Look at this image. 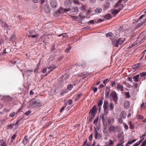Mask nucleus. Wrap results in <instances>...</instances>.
<instances>
[{
  "instance_id": "10",
  "label": "nucleus",
  "mask_w": 146,
  "mask_h": 146,
  "mask_svg": "<svg viewBox=\"0 0 146 146\" xmlns=\"http://www.w3.org/2000/svg\"><path fill=\"white\" fill-rule=\"evenodd\" d=\"M108 114L104 113L103 114H101L100 115V118H101L102 121L103 123L107 121L108 118L107 117L106 115Z\"/></svg>"
},
{
  "instance_id": "50",
  "label": "nucleus",
  "mask_w": 146,
  "mask_h": 146,
  "mask_svg": "<svg viewBox=\"0 0 146 146\" xmlns=\"http://www.w3.org/2000/svg\"><path fill=\"white\" fill-rule=\"evenodd\" d=\"M92 90L93 91L94 93H95L98 90V88L96 87H94L93 88Z\"/></svg>"
},
{
  "instance_id": "60",
  "label": "nucleus",
  "mask_w": 146,
  "mask_h": 146,
  "mask_svg": "<svg viewBox=\"0 0 146 146\" xmlns=\"http://www.w3.org/2000/svg\"><path fill=\"white\" fill-rule=\"evenodd\" d=\"M1 146H7L5 142H2L1 144Z\"/></svg>"
},
{
  "instance_id": "28",
  "label": "nucleus",
  "mask_w": 146,
  "mask_h": 146,
  "mask_svg": "<svg viewBox=\"0 0 146 146\" xmlns=\"http://www.w3.org/2000/svg\"><path fill=\"white\" fill-rule=\"evenodd\" d=\"M102 11V9L100 8H98L96 9L95 10V12L96 13H100Z\"/></svg>"
},
{
  "instance_id": "31",
  "label": "nucleus",
  "mask_w": 146,
  "mask_h": 146,
  "mask_svg": "<svg viewBox=\"0 0 146 146\" xmlns=\"http://www.w3.org/2000/svg\"><path fill=\"white\" fill-rule=\"evenodd\" d=\"M109 109L111 110H112L113 109L114 105L112 103H111L109 106Z\"/></svg>"
},
{
  "instance_id": "33",
  "label": "nucleus",
  "mask_w": 146,
  "mask_h": 146,
  "mask_svg": "<svg viewBox=\"0 0 146 146\" xmlns=\"http://www.w3.org/2000/svg\"><path fill=\"white\" fill-rule=\"evenodd\" d=\"M61 14V13H60V11H59L58 10L54 14V15L55 16H58Z\"/></svg>"
},
{
  "instance_id": "17",
  "label": "nucleus",
  "mask_w": 146,
  "mask_h": 146,
  "mask_svg": "<svg viewBox=\"0 0 146 146\" xmlns=\"http://www.w3.org/2000/svg\"><path fill=\"white\" fill-rule=\"evenodd\" d=\"M106 145L107 146H113L114 145V141H112L111 139H110V140L108 142H107Z\"/></svg>"
},
{
  "instance_id": "26",
  "label": "nucleus",
  "mask_w": 146,
  "mask_h": 146,
  "mask_svg": "<svg viewBox=\"0 0 146 146\" xmlns=\"http://www.w3.org/2000/svg\"><path fill=\"white\" fill-rule=\"evenodd\" d=\"M139 75H137L133 77V78L134 79V81L135 82H137L139 81Z\"/></svg>"
},
{
  "instance_id": "41",
  "label": "nucleus",
  "mask_w": 146,
  "mask_h": 146,
  "mask_svg": "<svg viewBox=\"0 0 146 146\" xmlns=\"http://www.w3.org/2000/svg\"><path fill=\"white\" fill-rule=\"evenodd\" d=\"M73 86L71 84L68 85L67 87V89L69 90H71Z\"/></svg>"
},
{
  "instance_id": "19",
  "label": "nucleus",
  "mask_w": 146,
  "mask_h": 146,
  "mask_svg": "<svg viewBox=\"0 0 146 146\" xmlns=\"http://www.w3.org/2000/svg\"><path fill=\"white\" fill-rule=\"evenodd\" d=\"M117 88L118 90H120L122 91L123 90V86L121 85L120 84L118 83L117 84Z\"/></svg>"
},
{
  "instance_id": "2",
  "label": "nucleus",
  "mask_w": 146,
  "mask_h": 146,
  "mask_svg": "<svg viewBox=\"0 0 146 146\" xmlns=\"http://www.w3.org/2000/svg\"><path fill=\"white\" fill-rule=\"evenodd\" d=\"M125 38H119L118 39H113L112 44L115 47L118 46L119 45H121L124 42Z\"/></svg>"
},
{
  "instance_id": "36",
  "label": "nucleus",
  "mask_w": 146,
  "mask_h": 146,
  "mask_svg": "<svg viewBox=\"0 0 146 146\" xmlns=\"http://www.w3.org/2000/svg\"><path fill=\"white\" fill-rule=\"evenodd\" d=\"M139 76H140L141 77H143L146 75V72H144L142 73H140L139 74Z\"/></svg>"
},
{
  "instance_id": "43",
  "label": "nucleus",
  "mask_w": 146,
  "mask_h": 146,
  "mask_svg": "<svg viewBox=\"0 0 146 146\" xmlns=\"http://www.w3.org/2000/svg\"><path fill=\"white\" fill-rule=\"evenodd\" d=\"M31 111L29 110L26 112L25 113V115H26L27 116H28L30 114H31Z\"/></svg>"
},
{
  "instance_id": "61",
  "label": "nucleus",
  "mask_w": 146,
  "mask_h": 146,
  "mask_svg": "<svg viewBox=\"0 0 146 146\" xmlns=\"http://www.w3.org/2000/svg\"><path fill=\"white\" fill-rule=\"evenodd\" d=\"M95 115H90V117L91 120L94 119V118Z\"/></svg>"
},
{
  "instance_id": "27",
  "label": "nucleus",
  "mask_w": 146,
  "mask_h": 146,
  "mask_svg": "<svg viewBox=\"0 0 146 146\" xmlns=\"http://www.w3.org/2000/svg\"><path fill=\"white\" fill-rule=\"evenodd\" d=\"M105 19H110L111 18V16L110 14H107L104 17Z\"/></svg>"
},
{
  "instance_id": "55",
  "label": "nucleus",
  "mask_w": 146,
  "mask_h": 146,
  "mask_svg": "<svg viewBox=\"0 0 146 146\" xmlns=\"http://www.w3.org/2000/svg\"><path fill=\"white\" fill-rule=\"evenodd\" d=\"M89 139L91 140H92L93 138V135L92 134H91L89 136Z\"/></svg>"
},
{
  "instance_id": "40",
  "label": "nucleus",
  "mask_w": 146,
  "mask_h": 146,
  "mask_svg": "<svg viewBox=\"0 0 146 146\" xmlns=\"http://www.w3.org/2000/svg\"><path fill=\"white\" fill-rule=\"evenodd\" d=\"M98 132L97 131L96 129H95V139H97L98 137Z\"/></svg>"
},
{
  "instance_id": "25",
  "label": "nucleus",
  "mask_w": 146,
  "mask_h": 146,
  "mask_svg": "<svg viewBox=\"0 0 146 146\" xmlns=\"http://www.w3.org/2000/svg\"><path fill=\"white\" fill-rule=\"evenodd\" d=\"M56 67L54 65H51L49 66H47V68L52 71Z\"/></svg>"
},
{
  "instance_id": "46",
  "label": "nucleus",
  "mask_w": 146,
  "mask_h": 146,
  "mask_svg": "<svg viewBox=\"0 0 146 146\" xmlns=\"http://www.w3.org/2000/svg\"><path fill=\"white\" fill-rule=\"evenodd\" d=\"M6 98L9 101H11L13 99V98L12 97H10L9 96H7L6 97Z\"/></svg>"
},
{
  "instance_id": "52",
  "label": "nucleus",
  "mask_w": 146,
  "mask_h": 146,
  "mask_svg": "<svg viewBox=\"0 0 146 146\" xmlns=\"http://www.w3.org/2000/svg\"><path fill=\"white\" fill-rule=\"evenodd\" d=\"M17 136V135L16 133L14 134L11 137V139H12V140H14Z\"/></svg>"
},
{
  "instance_id": "51",
  "label": "nucleus",
  "mask_w": 146,
  "mask_h": 146,
  "mask_svg": "<svg viewBox=\"0 0 146 146\" xmlns=\"http://www.w3.org/2000/svg\"><path fill=\"white\" fill-rule=\"evenodd\" d=\"M110 6V3H107L106 5H104V7H105L106 9H107Z\"/></svg>"
},
{
  "instance_id": "49",
  "label": "nucleus",
  "mask_w": 146,
  "mask_h": 146,
  "mask_svg": "<svg viewBox=\"0 0 146 146\" xmlns=\"http://www.w3.org/2000/svg\"><path fill=\"white\" fill-rule=\"evenodd\" d=\"M69 77V76L68 74H65L63 76V78H65V79H67Z\"/></svg>"
},
{
  "instance_id": "38",
  "label": "nucleus",
  "mask_w": 146,
  "mask_h": 146,
  "mask_svg": "<svg viewBox=\"0 0 146 146\" xmlns=\"http://www.w3.org/2000/svg\"><path fill=\"white\" fill-rule=\"evenodd\" d=\"M15 115V112H13L12 113H11L9 115V116L10 117H14Z\"/></svg>"
},
{
  "instance_id": "32",
  "label": "nucleus",
  "mask_w": 146,
  "mask_h": 146,
  "mask_svg": "<svg viewBox=\"0 0 146 146\" xmlns=\"http://www.w3.org/2000/svg\"><path fill=\"white\" fill-rule=\"evenodd\" d=\"M103 132L104 133V135L106 137H108L109 134L108 133V131L107 130H103Z\"/></svg>"
},
{
  "instance_id": "54",
  "label": "nucleus",
  "mask_w": 146,
  "mask_h": 146,
  "mask_svg": "<svg viewBox=\"0 0 146 146\" xmlns=\"http://www.w3.org/2000/svg\"><path fill=\"white\" fill-rule=\"evenodd\" d=\"M129 124L130 125V127H129L131 129H133V128H134V126L133 125H132L131 122H129Z\"/></svg>"
},
{
  "instance_id": "18",
  "label": "nucleus",
  "mask_w": 146,
  "mask_h": 146,
  "mask_svg": "<svg viewBox=\"0 0 146 146\" xmlns=\"http://www.w3.org/2000/svg\"><path fill=\"white\" fill-rule=\"evenodd\" d=\"M58 10L61 14H63L65 12H68L69 9H64L62 7H60V8Z\"/></svg>"
},
{
  "instance_id": "15",
  "label": "nucleus",
  "mask_w": 146,
  "mask_h": 146,
  "mask_svg": "<svg viewBox=\"0 0 146 146\" xmlns=\"http://www.w3.org/2000/svg\"><path fill=\"white\" fill-rule=\"evenodd\" d=\"M120 11L118 9H113L111 11V13L112 15H113L115 16L117 13L119 12Z\"/></svg>"
},
{
  "instance_id": "62",
  "label": "nucleus",
  "mask_w": 146,
  "mask_h": 146,
  "mask_svg": "<svg viewBox=\"0 0 146 146\" xmlns=\"http://www.w3.org/2000/svg\"><path fill=\"white\" fill-rule=\"evenodd\" d=\"M70 16L73 18L74 20L78 18V17L76 16L73 15H70Z\"/></svg>"
},
{
  "instance_id": "8",
  "label": "nucleus",
  "mask_w": 146,
  "mask_h": 146,
  "mask_svg": "<svg viewBox=\"0 0 146 146\" xmlns=\"http://www.w3.org/2000/svg\"><path fill=\"white\" fill-rule=\"evenodd\" d=\"M144 32H143L140 34L138 36V39L139 40V41L141 43L143 42L144 40L146 39V36L144 35Z\"/></svg>"
},
{
  "instance_id": "11",
  "label": "nucleus",
  "mask_w": 146,
  "mask_h": 146,
  "mask_svg": "<svg viewBox=\"0 0 146 146\" xmlns=\"http://www.w3.org/2000/svg\"><path fill=\"white\" fill-rule=\"evenodd\" d=\"M97 111L96 106L94 105L92 108L90 110L89 113H90L91 115H95V113Z\"/></svg>"
},
{
  "instance_id": "13",
  "label": "nucleus",
  "mask_w": 146,
  "mask_h": 146,
  "mask_svg": "<svg viewBox=\"0 0 146 146\" xmlns=\"http://www.w3.org/2000/svg\"><path fill=\"white\" fill-rule=\"evenodd\" d=\"M29 142V140L28 139V136L27 135L25 136L23 139L22 141V143L24 144L25 145Z\"/></svg>"
},
{
  "instance_id": "57",
  "label": "nucleus",
  "mask_w": 146,
  "mask_h": 146,
  "mask_svg": "<svg viewBox=\"0 0 146 146\" xmlns=\"http://www.w3.org/2000/svg\"><path fill=\"white\" fill-rule=\"evenodd\" d=\"M94 20H91L89 21L88 22V24H90L91 23L93 24L94 23Z\"/></svg>"
},
{
  "instance_id": "39",
  "label": "nucleus",
  "mask_w": 146,
  "mask_h": 146,
  "mask_svg": "<svg viewBox=\"0 0 146 146\" xmlns=\"http://www.w3.org/2000/svg\"><path fill=\"white\" fill-rule=\"evenodd\" d=\"M106 92L105 94V97L106 98H108L109 97V94L110 93V91L109 90H108L107 92Z\"/></svg>"
},
{
  "instance_id": "64",
  "label": "nucleus",
  "mask_w": 146,
  "mask_h": 146,
  "mask_svg": "<svg viewBox=\"0 0 146 146\" xmlns=\"http://www.w3.org/2000/svg\"><path fill=\"white\" fill-rule=\"evenodd\" d=\"M123 143L119 142L116 146H123L124 145H123Z\"/></svg>"
},
{
  "instance_id": "37",
  "label": "nucleus",
  "mask_w": 146,
  "mask_h": 146,
  "mask_svg": "<svg viewBox=\"0 0 146 146\" xmlns=\"http://www.w3.org/2000/svg\"><path fill=\"white\" fill-rule=\"evenodd\" d=\"M113 34L111 32H109L108 33H107L106 34V36L107 37H111L112 36Z\"/></svg>"
},
{
  "instance_id": "9",
  "label": "nucleus",
  "mask_w": 146,
  "mask_h": 146,
  "mask_svg": "<svg viewBox=\"0 0 146 146\" xmlns=\"http://www.w3.org/2000/svg\"><path fill=\"white\" fill-rule=\"evenodd\" d=\"M118 128V127L117 126H114L112 125H109V132H115L117 131Z\"/></svg>"
},
{
  "instance_id": "42",
  "label": "nucleus",
  "mask_w": 146,
  "mask_h": 146,
  "mask_svg": "<svg viewBox=\"0 0 146 146\" xmlns=\"http://www.w3.org/2000/svg\"><path fill=\"white\" fill-rule=\"evenodd\" d=\"M103 104V101L102 100H100L98 104V107H100Z\"/></svg>"
},
{
  "instance_id": "12",
  "label": "nucleus",
  "mask_w": 146,
  "mask_h": 146,
  "mask_svg": "<svg viewBox=\"0 0 146 146\" xmlns=\"http://www.w3.org/2000/svg\"><path fill=\"white\" fill-rule=\"evenodd\" d=\"M50 4L51 6L53 8L57 7L58 5L55 0H52L50 1Z\"/></svg>"
},
{
  "instance_id": "4",
  "label": "nucleus",
  "mask_w": 146,
  "mask_h": 146,
  "mask_svg": "<svg viewBox=\"0 0 146 146\" xmlns=\"http://www.w3.org/2000/svg\"><path fill=\"white\" fill-rule=\"evenodd\" d=\"M110 98L114 101L115 104H117L118 97L117 93L115 91H114L111 92L110 95Z\"/></svg>"
},
{
  "instance_id": "5",
  "label": "nucleus",
  "mask_w": 146,
  "mask_h": 146,
  "mask_svg": "<svg viewBox=\"0 0 146 146\" xmlns=\"http://www.w3.org/2000/svg\"><path fill=\"white\" fill-rule=\"evenodd\" d=\"M0 23L1 26L4 29L11 30L12 29V27L9 26L7 24L3 21H1Z\"/></svg>"
},
{
  "instance_id": "44",
  "label": "nucleus",
  "mask_w": 146,
  "mask_h": 146,
  "mask_svg": "<svg viewBox=\"0 0 146 146\" xmlns=\"http://www.w3.org/2000/svg\"><path fill=\"white\" fill-rule=\"evenodd\" d=\"M15 126L14 124H11L8 125V127L9 129H11L13 128V126Z\"/></svg>"
},
{
  "instance_id": "56",
  "label": "nucleus",
  "mask_w": 146,
  "mask_h": 146,
  "mask_svg": "<svg viewBox=\"0 0 146 146\" xmlns=\"http://www.w3.org/2000/svg\"><path fill=\"white\" fill-rule=\"evenodd\" d=\"M124 127L126 130H127L128 129V127L125 123H124Z\"/></svg>"
},
{
  "instance_id": "7",
  "label": "nucleus",
  "mask_w": 146,
  "mask_h": 146,
  "mask_svg": "<svg viewBox=\"0 0 146 146\" xmlns=\"http://www.w3.org/2000/svg\"><path fill=\"white\" fill-rule=\"evenodd\" d=\"M108 102L107 101H104L103 106L104 113L108 114L109 112V109L108 108Z\"/></svg>"
},
{
  "instance_id": "21",
  "label": "nucleus",
  "mask_w": 146,
  "mask_h": 146,
  "mask_svg": "<svg viewBox=\"0 0 146 146\" xmlns=\"http://www.w3.org/2000/svg\"><path fill=\"white\" fill-rule=\"evenodd\" d=\"M118 140L119 141V143H124L125 142L124 141V137L123 135H121L119 137Z\"/></svg>"
},
{
  "instance_id": "59",
  "label": "nucleus",
  "mask_w": 146,
  "mask_h": 146,
  "mask_svg": "<svg viewBox=\"0 0 146 146\" xmlns=\"http://www.w3.org/2000/svg\"><path fill=\"white\" fill-rule=\"evenodd\" d=\"M123 83L126 84V86L127 87H128L129 88H130L131 86L129 83L127 84L125 82H124Z\"/></svg>"
},
{
  "instance_id": "30",
  "label": "nucleus",
  "mask_w": 146,
  "mask_h": 146,
  "mask_svg": "<svg viewBox=\"0 0 146 146\" xmlns=\"http://www.w3.org/2000/svg\"><path fill=\"white\" fill-rule=\"evenodd\" d=\"M82 95V93H80L79 94H78L77 96V97L76 98L75 101H77L79 100V99L81 98V96Z\"/></svg>"
},
{
  "instance_id": "34",
  "label": "nucleus",
  "mask_w": 146,
  "mask_h": 146,
  "mask_svg": "<svg viewBox=\"0 0 146 146\" xmlns=\"http://www.w3.org/2000/svg\"><path fill=\"white\" fill-rule=\"evenodd\" d=\"M125 30V26H121L119 29V30L120 31H123Z\"/></svg>"
},
{
  "instance_id": "53",
  "label": "nucleus",
  "mask_w": 146,
  "mask_h": 146,
  "mask_svg": "<svg viewBox=\"0 0 146 146\" xmlns=\"http://www.w3.org/2000/svg\"><path fill=\"white\" fill-rule=\"evenodd\" d=\"M146 145V139L143 142L141 146H145Z\"/></svg>"
},
{
  "instance_id": "29",
  "label": "nucleus",
  "mask_w": 146,
  "mask_h": 146,
  "mask_svg": "<svg viewBox=\"0 0 146 146\" xmlns=\"http://www.w3.org/2000/svg\"><path fill=\"white\" fill-rule=\"evenodd\" d=\"M95 125H96V127L95 128V129H96L97 130H99L100 128V123H96L95 124Z\"/></svg>"
},
{
  "instance_id": "45",
  "label": "nucleus",
  "mask_w": 146,
  "mask_h": 146,
  "mask_svg": "<svg viewBox=\"0 0 146 146\" xmlns=\"http://www.w3.org/2000/svg\"><path fill=\"white\" fill-rule=\"evenodd\" d=\"M22 118H21L20 119H17V122L15 123H14L15 125V126L16 125H18L19 124V122L20 121V120L22 119Z\"/></svg>"
},
{
  "instance_id": "3",
  "label": "nucleus",
  "mask_w": 146,
  "mask_h": 146,
  "mask_svg": "<svg viewBox=\"0 0 146 146\" xmlns=\"http://www.w3.org/2000/svg\"><path fill=\"white\" fill-rule=\"evenodd\" d=\"M124 0H119L116 4L114 7L116 9H118L120 11L123 9L125 4L123 5L122 4V2H123Z\"/></svg>"
},
{
  "instance_id": "35",
  "label": "nucleus",
  "mask_w": 146,
  "mask_h": 146,
  "mask_svg": "<svg viewBox=\"0 0 146 146\" xmlns=\"http://www.w3.org/2000/svg\"><path fill=\"white\" fill-rule=\"evenodd\" d=\"M124 94L126 98H129L130 97V96L129 92H125Z\"/></svg>"
},
{
  "instance_id": "16",
  "label": "nucleus",
  "mask_w": 146,
  "mask_h": 146,
  "mask_svg": "<svg viewBox=\"0 0 146 146\" xmlns=\"http://www.w3.org/2000/svg\"><path fill=\"white\" fill-rule=\"evenodd\" d=\"M44 9L45 12L47 13H49L50 11L49 5L47 4L45 5L44 7Z\"/></svg>"
},
{
  "instance_id": "14",
  "label": "nucleus",
  "mask_w": 146,
  "mask_h": 146,
  "mask_svg": "<svg viewBox=\"0 0 146 146\" xmlns=\"http://www.w3.org/2000/svg\"><path fill=\"white\" fill-rule=\"evenodd\" d=\"M130 102L128 101H125L124 104V108L126 109H128L130 107Z\"/></svg>"
},
{
  "instance_id": "24",
  "label": "nucleus",
  "mask_w": 146,
  "mask_h": 146,
  "mask_svg": "<svg viewBox=\"0 0 146 146\" xmlns=\"http://www.w3.org/2000/svg\"><path fill=\"white\" fill-rule=\"evenodd\" d=\"M33 71V70H27L26 71V73H25V75L26 76H31V72Z\"/></svg>"
},
{
  "instance_id": "1",
  "label": "nucleus",
  "mask_w": 146,
  "mask_h": 146,
  "mask_svg": "<svg viewBox=\"0 0 146 146\" xmlns=\"http://www.w3.org/2000/svg\"><path fill=\"white\" fill-rule=\"evenodd\" d=\"M42 104L39 100L33 99L30 101L29 106L32 108H35L41 106Z\"/></svg>"
},
{
  "instance_id": "20",
  "label": "nucleus",
  "mask_w": 146,
  "mask_h": 146,
  "mask_svg": "<svg viewBox=\"0 0 146 146\" xmlns=\"http://www.w3.org/2000/svg\"><path fill=\"white\" fill-rule=\"evenodd\" d=\"M120 117L122 119H125L126 117V114L125 112L124 111H122L120 114Z\"/></svg>"
},
{
  "instance_id": "23",
  "label": "nucleus",
  "mask_w": 146,
  "mask_h": 146,
  "mask_svg": "<svg viewBox=\"0 0 146 146\" xmlns=\"http://www.w3.org/2000/svg\"><path fill=\"white\" fill-rule=\"evenodd\" d=\"M71 2L70 0H66L65 2V5L66 6L69 7L71 4Z\"/></svg>"
},
{
  "instance_id": "6",
  "label": "nucleus",
  "mask_w": 146,
  "mask_h": 146,
  "mask_svg": "<svg viewBox=\"0 0 146 146\" xmlns=\"http://www.w3.org/2000/svg\"><path fill=\"white\" fill-rule=\"evenodd\" d=\"M69 10L68 12L69 11L70 13L73 15H76L79 11V9L78 7H74L71 9L68 8Z\"/></svg>"
},
{
  "instance_id": "58",
  "label": "nucleus",
  "mask_w": 146,
  "mask_h": 146,
  "mask_svg": "<svg viewBox=\"0 0 146 146\" xmlns=\"http://www.w3.org/2000/svg\"><path fill=\"white\" fill-rule=\"evenodd\" d=\"M122 118H120L118 119V122L120 124L122 123L123 122V120Z\"/></svg>"
},
{
  "instance_id": "47",
  "label": "nucleus",
  "mask_w": 146,
  "mask_h": 146,
  "mask_svg": "<svg viewBox=\"0 0 146 146\" xmlns=\"http://www.w3.org/2000/svg\"><path fill=\"white\" fill-rule=\"evenodd\" d=\"M71 47L70 46H69L65 50V52H66L68 53L69 52V50H70L71 49Z\"/></svg>"
},
{
  "instance_id": "22",
  "label": "nucleus",
  "mask_w": 146,
  "mask_h": 146,
  "mask_svg": "<svg viewBox=\"0 0 146 146\" xmlns=\"http://www.w3.org/2000/svg\"><path fill=\"white\" fill-rule=\"evenodd\" d=\"M136 141V139H135L133 140H129L127 143L126 144V145L125 146H129V144H131L135 142Z\"/></svg>"
},
{
  "instance_id": "48",
  "label": "nucleus",
  "mask_w": 146,
  "mask_h": 146,
  "mask_svg": "<svg viewBox=\"0 0 146 146\" xmlns=\"http://www.w3.org/2000/svg\"><path fill=\"white\" fill-rule=\"evenodd\" d=\"M98 119L99 117H98L97 118H96L94 120L93 122L95 124H96V123L98 124L99 123H98Z\"/></svg>"
},
{
  "instance_id": "63",
  "label": "nucleus",
  "mask_w": 146,
  "mask_h": 146,
  "mask_svg": "<svg viewBox=\"0 0 146 146\" xmlns=\"http://www.w3.org/2000/svg\"><path fill=\"white\" fill-rule=\"evenodd\" d=\"M144 138H145L144 137H143L142 138V139L141 140H140V141H139V142H138L139 145L141 143L143 142V140L144 139Z\"/></svg>"
}]
</instances>
